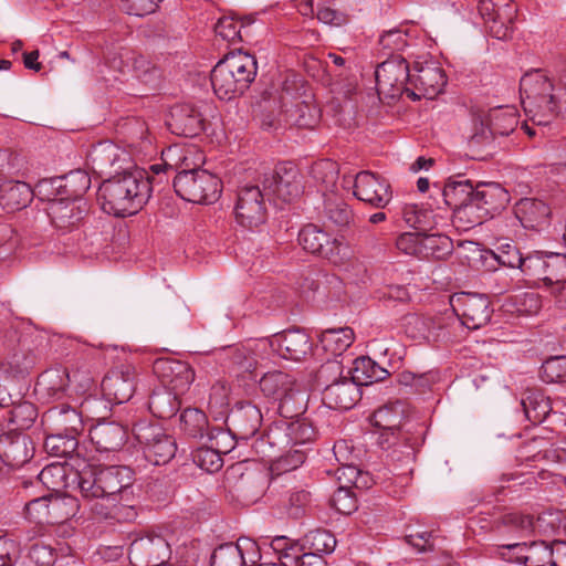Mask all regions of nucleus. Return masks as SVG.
<instances>
[{
	"mask_svg": "<svg viewBox=\"0 0 566 566\" xmlns=\"http://www.w3.org/2000/svg\"><path fill=\"white\" fill-rule=\"evenodd\" d=\"M264 396L279 402L277 409L284 418H293L305 410V394L295 388L293 378L283 371H271L260 379Z\"/></svg>",
	"mask_w": 566,
	"mask_h": 566,
	"instance_id": "6",
	"label": "nucleus"
},
{
	"mask_svg": "<svg viewBox=\"0 0 566 566\" xmlns=\"http://www.w3.org/2000/svg\"><path fill=\"white\" fill-rule=\"evenodd\" d=\"M336 476L340 483L339 486H347L350 490L352 488L367 489L370 485L368 473L363 472L352 464L343 463V465L336 470Z\"/></svg>",
	"mask_w": 566,
	"mask_h": 566,
	"instance_id": "57",
	"label": "nucleus"
},
{
	"mask_svg": "<svg viewBox=\"0 0 566 566\" xmlns=\"http://www.w3.org/2000/svg\"><path fill=\"white\" fill-rule=\"evenodd\" d=\"M314 437V428L307 421H283L270 429L261 439L260 447L269 444L270 448L284 450L287 447L305 446L313 441Z\"/></svg>",
	"mask_w": 566,
	"mask_h": 566,
	"instance_id": "19",
	"label": "nucleus"
},
{
	"mask_svg": "<svg viewBox=\"0 0 566 566\" xmlns=\"http://www.w3.org/2000/svg\"><path fill=\"white\" fill-rule=\"evenodd\" d=\"M327 371L339 373V378L328 384L323 390V402L331 409H352L360 399V387L348 375L344 376L338 361L323 366L321 376Z\"/></svg>",
	"mask_w": 566,
	"mask_h": 566,
	"instance_id": "14",
	"label": "nucleus"
},
{
	"mask_svg": "<svg viewBox=\"0 0 566 566\" xmlns=\"http://www.w3.org/2000/svg\"><path fill=\"white\" fill-rule=\"evenodd\" d=\"M86 167L98 177H113L129 170V154L111 140H103L92 146L86 157Z\"/></svg>",
	"mask_w": 566,
	"mask_h": 566,
	"instance_id": "9",
	"label": "nucleus"
},
{
	"mask_svg": "<svg viewBox=\"0 0 566 566\" xmlns=\"http://www.w3.org/2000/svg\"><path fill=\"white\" fill-rule=\"evenodd\" d=\"M518 271L527 282L544 290L547 284H552L553 279L566 273V253H528L523 258Z\"/></svg>",
	"mask_w": 566,
	"mask_h": 566,
	"instance_id": "8",
	"label": "nucleus"
},
{
	"mask_svg": "<svg viewBox=\"0 0 566 566\" xmlns=\"http://www.w3.org/2000/svg\"><path fill=\"white\" fill-rule=\"evenodd\" d=\"M196 150L192 147L172 145L163 150L161 160L164 166L179 175L181 171L190 170L196 166Z\"/></svg>",
	"mask_w": 566,
	"mask_h": 566,
	"instance_id": "41",
	"label": "nucleus"
},
{
	"mask_svg": "<svg viewBox=\"0 0 566 566\" xmlns=\"http://www.w3.org/2000/svg\"><path fill=\"white\" fill-rule=\"evenodd\" d=\"M78 510L77 499L71 495H50L48 524H59L75 516Z\"/></svg>",
	"mask_w": 566,
	"mask_h": 566,
	"instance_id": "44",
	"label": "nucleus"
},
{
	"mask_svg": "<svg viewBox=\"0 0 566 566\" xmlns=\"http://www.w3.org/2000/svg\"><path fill=\"white\" fill-rule=\"evenodd\" d=\"M167 125L174 134L192 137L203 129V118L192 104L182 103L171 107Z\"/></svg>",
	"mask_w": 566,
	"mask_h": 566,
	"instance_id": "31",
	"label": "nucleus"
},
{
	"mask_svg": "<svg viewBox=\"0 0 566 566\" xmlns=\"http://www.w3.org/2000/svg\"><path fill=\"white\" fill-rule=\"evenodd\" d=\"M266 342L280 357L287 360L298 361L312 349L310 336L297 328L277 333Z\"/></svg>",
	"mask_w": 566,
	"mask_h": 566,
	"instance_id": "29",
	"label": "nucleus"
},
{
	"mask_svg": "<svg viewBox=\"0 0 566 566\" xmlns=\"http://www.w3.org/2000/svg\"><path fill=\"white\" fill-rule=\"evenodd\" d=\"M343 187L353 189L355 198L377 209L387 207L392 199L389 184L367 170L358 172L354 178L344 177Z\"/></svg>",
	"mask_w": 566,
	"mask_h": 566,
	"instance_id": "11",
	"label": "nucleus"
},
{
	"mask_svg": "<svg viewBox=\"0 0 566 566\" xmlns=\"http://www.w3.org/2000/svg\"><path fill=\"white\" fill-rule=\"evenodd\" d=\"M312 176L321 185V191L326 197L328 192L333 193L338 179L337 164L331 159L321 160L313 165Z\"/></svg>",
	"mask_w": 566,
	"mask_h": 566,
	"instance_id": "47",
	"label": "nucleus"
},
{
	"mask_svg": "<svg viewBox=\"0 0 566 566\" xmlns=\"http://www.w3.org/2000/svg\"><path fill=\"white\" fill-rule=\"evenodd\" d=\"M174 188L184 200L200 205H211L221 195L220 179L208 170L198 169L196 166L176 175Z\"/></svg>",
	"mask_w": 566,
	"mask_h": 566,
	"instance_id": "7",
	"label": "nucleus"
},
{
	"mask_svg": "<svg viewBox=\"0 0 566 566\" xmlns=\"http://www.w3.org/2000/svg\"><path fill=\"white\" fill-rule=\"evenodd\" d=\"M179 397L180 395L165 388L157 389L149 398V410L157 418L169 419L175 416L180 408Z\"/></svg>",
	"mask_w": 566,
	"mask_h": 566,
	"instance_id": "42",
	"label": "nucleus"
},
{
	"mask_svg": "<svg viewBox=\"0 0 566 566\" xmlns=\"http://www.w3.org/2000/svg\"><path fill=\"white\" fill-rule=\"evenodd\" d=\"M228 452L229 448H224L223 450H214L211 446L208 448H199L193 454V460L199 468L209 473H213L219 471L223 465L221 453L226 454Z\"/></svg>",
	"mask_w": 566,
	"mask_h": 566,
	"instance_id": "59",
	"label": "nucleus"
},
{
	"mask_svg": "<svg viewBox=\"0 0 566 566\" xmlns=\"http://www.w3.org/2000/svg\"><path fill=\"white\" fill-rule=\"evenodd\" d=\"M478 10L490 35L497 40L510 38L516 17V8L511 0H480Z\"/></svg>",
	"mask_w": 566,
	"mask_h": 566,
	"instance_id": "18",
	"label": "nucleus"
},
{
	"mask_svg": "<svg viewBox=\"0 0 566 566\" xmlns=\"http://www.w3.org/2000/svg\"><path fill=\"white\" fill-rule=\"evenodd\" d=\"M77 447V440L73 436H66L62 432L52 431L44 440L45 451L56 458L71 455Z\"/></svg>",
	"mask_w": 566,
	"mask_h": 566,
	"instance_id": "50",
	"label": "nucleus"
},
{
	"mask_svg": "<svg viewBox=\"0 0 566 566\" xmlns=\"http://www.w3.org/2000/svg\"><path fill=\"white\" fill-rule=\"evenodd\" d=\"M77 471H75L76 473ZM74 472L71 471L70 467L61 463L53 462L45 465L38 478L40 482L49 490L59 492L62 489L73 488L76 489V481L73 482Z\"/></svg>",
	"mask_w": 566,
	"mask_h": 566,
	"instance_id": "36",
	"label": "nucleus"
},
{
	"mask_svg": "<svg viewBox=\"0 0 566 566\" xmlns=\"http://www.w3.org/2000/svg\"><path fill=\"white\" fill-rule=\"evenodd\" d=\"M355 339L350 327L329 328L319 336L323 349L333 357L340 356L349 348Z\"/></svg>",
	"mask_w": 566,
	"mask_h": 566,
	"instance_id": "40",
	"label": "nucleus"
},
{
	"mask_svg": "<svg viewBox=\"0 0 566 566\" xmlns=\"http://www.w3.org/2000/svg\"><path fill=\"white\" fill-rule=\"evenodd\" d=\"M286 114L289 120L301 128H313L321 118V112L312 99L295 102Z\"/></svg>",
	"mask_w": 566,
	"mask_h": 566,
	"instance_id": "43",
	"label": "nucleus"
},
{
	"mask_svg": "<svg viewBox=\"0 0 566 566\" xmlns=\"http://www.w3.org/2000/svg\"><path fill=\"white\" fill-rule=\"evenodd\" d=\"M32 199L33 191L23 181L7 180L0 184V205L9 211L25 208Z\"/></svg>",
	"mask_w": 566,
	"mask_h": 566,
	"instance_id": "34",
	"label": "nucleus"
},
{
	"mask_svg": "<svg viewBox=\"0 0 566 566\" xmlns=\"http://www.w3.org/2000/svg\"><path fill=\"white\" fill-rule=\"evenodd\" d=\"M454 219L461 222L465 229L479 226L489 219L485 210L481 208L474 197L453 210Z\"/></svg>",
	"mask_w": 566,
	"mask_h": 566,
	"instance_id": "52",
	"label": "nucleus"
},
{
	"mask_svg": "<svg viewBox=\"0 0 566 566\" xmlns=\"http://www.w3.org/2000/svg\"><path fill=\"white\" fill-rule=\"evenodd\" d=\"M171 547L160 534L146 533L135 538L129 546L128 557L134 566H167Z\"/></svg>",
	"mask_w": 566,
	"mask_h": 566,
	"instance_id": "12",
	"label": "nucleus"
},
{
	"mask_svg": "<svg viewBox=\"0 0 566 566\" xmlns=\"http://www.w3.org/2000/svg\"><path fill=\"white\" fill-rule=\"evenodd\" d=\"M524 111L537 125H546L549 117L566 114V69L552 73L532 69L520 80Z\"/></svg>",
	"mask_w": 566,
	"mask_h": 566,
	"instance_id": "2",
	"label": "nucleus"
},
{
	"mask_svg": "<svg viewBox=\"0 0 566 566\" xmlns=\"http://www.w3.org/2000/svg\"><path fill=\"white\" fill-rule=\"evenodd\" d=\"M488 255L492 258L499 265L513 270H518L524 255L518 248L512 242H502L494 251H488Z\"/></svg>",
	"mask_w": 566,
	"mask_h": 566,
	"instance_id": "53",
	"label": "nucleus"
},
{
	"mask_svg": "<svg viewBox=\"0 0 566 566\" xmlns=\"http://www.w3.org/2000/svg\"><path fill=\"white\" fill-rule=\"evenodd\" d=\"M34 454V444L24 433L10 431L0 436V460L9 469H19Z\"/></svg>",
	"mask_w": 566,
	"mask_h": 566,
	"instance_id": "26",
	"label": "nucleus"
},
{
	"mask_svg": "<svg viewBox=\"0 0 566 566\" xmlns=\"http://www.w3.org/2000/svg\"><path fill=\"white\" fill-rule=\"evenodd\" d=\"M150 197V182L143 172L123 171L102 182L97 192L101 208L107 214L126 217L137 213Z\"/></svg>",
	"mask_w": 566,
	"mask_h": 566,
	"instance_id": "3",
	"label": "nucleus"
},
{
	"mask_svg": "<svg viewBox=\"0 0 566 566\" xmlns=\"http://www.w3.org/2000/svg\"><path fill=\"white\" fill-rule=\"evenodd\" d=\"M71 384V377L63 367H55L45 370L36 382L35 389L39 392H46L53 398H61Z\"/></svg>",
	"mask_w": 566,
	"mask_h": 566,
	"instance_id": "39",
	"label": "nucleus"
},
{
	"mask_svg": "<svg viewBox=\"0 0 566 566\" xmlns=\"http://www.w3.org/2000/svg\"><path fill=\"white\" fill-rule=\"evenodd\" d=\"M20 554V543L7 534H0V566H14Z\"/></svg>",
	"mask_w": 566,
	"mask_h": 566,
	"instance_id": "64",
	"label": "nucleus"
},
{
	"mask_svg": "<svg viewBox=\"0 0 566 566\" xmlns=\"http://www.w3.org/2000/svg\"><path fill=\"white\" fill-rule=\"evenodd\" d=\"M347 375L358 387H361L384 380L388 371L369 357H358L353 361V367L348 369Z\"/></svg>",
	"mask_w": 566,
	"mask_h": 566,
	"instance_id": "37",
	"label": "nucleus"
},
{
	"mask_svg": "<svg viewBox=\"0 0 566 566\" xmlns=\"http://www.w3.org/2000/svg\"><path fill=\"white\" fill-rule=\"evenodd\" d=\"M402 219L407 226L417 229L420 232L427 230L430 212L417 205H405L401 211Z\"/></svg>",
	"mask_w": 566,
	"mask_h": 566,
	"instance_id": "62",
	"label": "nucleus"
},
{
	"mask_svg": "<svg viewBox=\"0 0 566 566\" xmlns=\"http://www.w3.org/2000/svg\"><path fill=\"white\" fill-rule=\"evenodd\" d=\"M180 426L188 436L202 438L208 430V419L203 411L197 408H187L180 415Z\"/></svg>",
	"mask_w": 566,
	"mask_h": 566,
	"instance_id": "51",
	"label": "nucleus"
},
{
	"mask_svg": "<svg viewBox=\"0 0 566 566\" xmlns=\"http://www.w3.org/2000/svg\"><path fill=\"white\" fill-rule=\"evenodd\" d=\"M518 125V113L514 106H496L474 114L468 146L471 150L491 147L497 137L509 136Z\"/></svg>",
	"mask_w": 566,
	"mask_h": 566,
	"instance_id": "5",
	"label": "nucleus"
},
{
	"mask_svg": "<svg viewBox=\"0 0 566 566\" xmlns=\"http://www.w3.org/2000/svg\"><path fill=\"white\" fill-rule=\"evenodd\" d=\"M49 186L62 190L61 193L65 195L64 198H83L91 187V178L85 170L77 169L64 177L40 182V192Z\"/></svg>",
	"mask_w": 566,
	"mask_h": 566,
	"instance_id": "33",
	"label": "nucleus"
},
{
	"mask_svg": "<svg viewBox=\"0 0 566 566\" xmlns=\"http://www.w3.org/2000/svg\"><path fill=\"white\" fill-rule=\"evenodd\" d=\"M397 249L407 255L422 258V232H406L398 237Z\"/></svg>",
	"mask_w": 566,
	"mask_h": 566,
	"instance_id": "63",
	"label": "nucleus"
},
{
	"mask_svg": "<svg viewBox=\"0 0 566 566\" xmlns=\"http://www.w3.org/2000/svg\"><path fill=\"white\" fill-rule=\"evenodd\" d=\"M36 417V408L29 401L14 403L8 412V421L19 430L29 429L34 423Z\"/></svg>",
	"mask_w": 566,
	"mask_h": 566,
	"instance_id": "55",
	"label": "nucleus"
},
{
	"mask_svg": "<svg viewBox=\"0 0 566 566\" xmlns=\"http://www.w3.org/2000/svg\"><path fill=\"white\" fill-rule=\"evenodd\" d=\"M90 511L98 518L127 523L137 517L135 473L124 465H85L73 474V482Z\"/></svg>",
	"mask_w": 566,
	"mask_h": 566,
	"instance_id": "1",
	"label": "nucleus"
},
{
	"mask_svg": "<svg viewBox=\"0 0 566 566\" xmlns=\"http://www.w3.org/2000/svg\"><path fill=\"white\" fill-rule=\"evenodd\" d=\"M136 438L143 446L147 461L155 465L166 464L175 457L177 450L175 439L157 426L138 428Z\"/></svg>",
	"mask_w": 566,
	"mask_h": 566,
	"instance_id": "20",
	"label": "nucleus"
},
{
	"mask_svg": "<svg viewBox=\"0 0 566 566\" xmlns=\"http://www.w3.org/2000/svg\"><path fill=\"white\" fill-rule=\"evenodd\" d=\"M303 546L308 553L317 555L331 554L336 547V538L332 533L325 530L308 532L302 539Z\"/></svg>",
	"mask_w": 566,
	"mask_h": 566,
	"instance_id": "49",
	"label": "nucleus"
},
{
	"mask_svg": "<svg viewBox=\"0 0 566 566\" xmlns=\"http://www.w3.org/2000/svg\"><path fill=\"white\" fill-rule=\"evenodd\" d=\"M282 454L274 453L265 454L271 461L274 460L276 469L282 471H292L302 465L305 461V450L296 447H287L284 450H279Z\"/></svg>",
	"mask_w": 566,
	"mask_h": 566,
	"instance_id": "58",
	"label": "nucleus"
},
{
	"mask_svg": "<svg viewBox=\"0 0 566 566\" xmlns=\"http://www.w3.org/2000/svg\"><path fill=\"white\" fill-rule=\"evenodd\" d=\"M154 373L163 387L177 395H184L195 380L192 368L177 359H158L154 364Z\"/></svg>",
	"mask_w": 566,
	"mask_h": 566,
	"instance_id": "23",
	"label": "nucleus"
},
{
	"mask_svg": "<svg viewBox=\"0 0 566 566\" xmlns=\"http://www.w3.org/2000/svg\"><path fill=\"white\" fill-rule=\"evenodd\" d=\"M256 75L255 59L238 51L219 61L211 71V85L220 99H232L242 94Z\"/></svg>",
	"mask_w": 566,
	"mask_h": 566,
	"instance_id": "4",
	"label": "nucleus"
},
{
	"mask_svg": "<svg viewBox=\"0 0 566 566\" xmlns=\"http://www.w3.org/2000/svg\"><path fill=\"white\" fill-rule=\"evenodd\" d=\"M495 555L507 563L522 566H552V552L548 543L544 541L501 544L496 546Z\"/></svg>",
	"mask_w": 566,
	"mask_h": 566,
	"instance_id": "16",
	"label": "nucleus"
},
{
	"mask_svg": "<svg viewBox=\"0 0 566 566\" xmlns=\"http://www.w3.org/2000/svg\"><path fill=\"white\" fill-rule=\"evenodd\" d=\"M69 546H61L59 549L43 543H35L29 552L30 559L40 566H53L59 556L70 555Z\"/></svg>",
	"mask_w": 566,
	"mask_h": 566,
	"instance_id": "54",
	"label": "nucleus"
},
{
	"mask_svg": "<svg viewBox=\"0 0 566 566\" xmlns=\"http://www.w3.org/2000/svg\"><path fill=\"white\" fill-rule=\"evenodd\" d=\"M262 192L258 186L240 189L235 205L237 221L244 227L254 228L265 221V208Z\"/></svg>",
	"mask_w": 566,
	"mask_h": 566,
	"instance_id": "27",
	"label": "nucleus"
},
{
	"mask_svg": "<svg viewBox=\"0 0 566 566\" xmlns=\"http://www.w3.org/2000/svg\"><path fill=\"white\" fill-rule=\"evenodd\" d=\"M474 190L472 184L467 180H450L442 189L444 203L452 210L463 205L473 197Z\"/></svg>",
	"mask_w": 566,
	"mask_h": 566,
	"instance_id": "46",
	"label": "nucleus"
},
{
	"mask_svg": "<svg viewBox=\"0 0 566 566\" xmlns=\"http://www.w3.org/2000/svg\"><path fill=\"white\" fill-rule=\"evenodd\" d=\"M375 76L379 95L387 98L408 95L410 69L403 57L392 56L384 61L377 66Z\"/></svg>",
	"mask_w": 566,
	"mask_h": 566,
	"instance_id": "13",
	"label": "nucleus"
},
{
	"mask_svg": "<svg viewBox=\"0 0 566 566\" xmlns=\"http://www.w3.org/2000/svg\"><path fill=\"white\" fill-rule=\"evenodd\" d=\"M450 304L462 324L469 329H478L489 323L492 315L489 297L484 294L462 292L454 294Z\"/></svg>",
	"mask_w": 566,
	"mask_h": 566,
	"instance_id": "17",
	"label": "nucleus"
},
{
	"mask_svg": "<svg viewBox=\"0 0 566 566\" xmlns=\"http://www.w3.org/2000/svg\"><path fill=\"white\" fill-rule=\"evenodd\" d=\"M541 378L545 382H566V357H551L542 364Z\"/></svg>",
	"mask_w": 566,
	"mask_h": 566,
	"instance_id": "60",
	"label": "nucleus"
},
{
	"mask_svg": "<svg viewBox=\"0 0 566 566\" xmlns=\"http://www.w3.org/2000/svg\"><path fill=\"white\" fill-rule=\"evenodd\" d=\"M135 386L136 369L132 364L114 367L102 381L104 395L116 403L127 402L134 395Z\"/></svg>",
	"mask_w": 566,
	"mask_h": 566,
	"instance_id": "24",
	"label": "nucleus"
},
{
	"mask_svg": "<svg viewBox=\"0 0 566 566\" xmlns=\"http://www.w3.org/2000/svg\"><path fill=\"white\" fill-rule=\"evenodd\" d=\"M43 423L48 429L66 436H76L83 430L84 423L80 412L71 406H55L43 415Z\"/></svg>",
	"mask_w": 566,
	"mask_h": 566,
	"instance_id": "32",
	"label": "nucleus"
},
{
	"mask_svg": "<svg viewBox=\"0 0 566 566\" xmlns=\"http://www.w3.org/2000/svg\"><path fill=\"white\" fill-rule=\"evenodd\" d=\"M263 416L259 407L250 401H239L228 416V430L238 440L252 438L260 429Z\"/></svg>",
	"mask_w": 566,
	"mask_h": 566,
	"instance_id": "25",
	"label": "nucleus"
},
{
	"mask_svg": "<svg viewBox=\"0 0 566 566\" xmlns=\"http://www.w3.org/2000/svg\"><path fill=\"white\" fill-rule=\"evenodd\" d=\"M259 558L258 545L248 537H241L237 543H228L214 549L211 566H244L255 563Z\"/></svg>",
	"mask_w": 566,
	"mask_h": 566,
	"instance_id": "28",
	"label": "nucleus"
},
{
	"mask_svg": "<svg viewBox=\"0 0 566 566\" xmlns=\"http://www.w3.org/2000/svg\"><path fill=\"white\" fill-rule=\"evenodd\" d=\"M551 209L542 200L525 198L516 207V216L520 218L523 227L538 230L547 223Z\"/></svg>",
	"mask_w": 566,
	"mask_h": 566,
	"instance_id": "35",
	"label": "nucleus"
},
{
	"mask_svg": "<svg viewBox=\"0 0 566 566\" xmlns=\"http://www.w3.org/2000/svg\"><path fill=\"white\" fill-rule=\"evenodd\" d=\"M263 191L268 197H274L283 202H290L303 192L302 176L292 163L279 164L275 170L265 176Z\"/></svg>",
	"mask_w": 566,
	"mask_h": 566,
	"instance_id": "15",
	"label": "nucleus"
},
{
	"mask_svg": "<svg viewBox=\"0 0 566 566\" xmlns=\"http://www.w3.org/2000/svg\"><path fill=\"white\" fill-rule=\"evenodd\" d=\"M447 84V77L438 62L416 61L410 70L408 97L412 101L433 99Z\"/></svg>",
	"mask_w": 566,
	"mask_h": 566,
	"instance_id": "10",
	"label": "nucleus"
},
{
	"mask_svg": "<svg viewBox=\"0 0 566 566\" xmlns=\"http://www.w3.org/2000/svg\"><path fill=\"white\" fill-rule=\"evenodd\" d=\"M474 200L485 210L489 218L505 208L510 200L507 191L496 184H490L474 190Z\"/></svg>",
	"mask_w": 566,
	"mask_h": 566,
	"instance_id": "38",
	"label": "nucleus"
},
{
	"mask_svg": "<svg viewBox=\"0 0 566 566\" xmlns=\"http://www.w3.org/2000/svg\"><path fill=\"white\" fill-rule=\"evenodd\" d=\"M298 243L305 251L317 254L333 264H340L344 261L346 248L343 243L313 224L305 226L298 232Z\"/></svg>",
	"mask_w": 566,
	"mask_h": 566,
	"instance_id": "21",
	"label": "nucleus"
},
{
	"mask_svg": "<svg viewBox=\"0 0 566 566\" xmlns=\"http://www.w3.org/2000/svg\"><path fill=\"white\" fill-rule=\"evenodd\" d=\"M379 45L385 54L402 51L408 45L407 33L401 29L385 31L379 38Z\"/></svg>",
	"mask_w": 566,
	"mask_h": 566,
	"instance_id": "61",
	"label": "nucleus"
},
{
	"mask_svg": "<svg viewBox=\"0 0 566 566\" xmlns=\"http://www.w3.org/2000/svg\"><path fill=\"white\" fill-rule=\"evenodd\" d=\"M403 416V405L395 401L377 409L373 415V422L380 429L394 431L400 427Z\"/></svg>",
	"mask_w": 566,
	"mask_h": 566,
	"instance_id": "45",
	"label": "nucleus"
},
{
	"mask_svg": "<svg viewBox=\"0 0 566 566\" xmlns=\"http://www.w3.org/2000/svg\"><path fill=\"white\" fill-rule=\"evenodd\" d=\"M49 216L52 224L62 233L77 228L87 213V202L83 198H49Z\"/></svg>",
	"mask_w": 566,
	"mask_h": 566,
	"instance_id": "22",
	"label": "nucleus"
},
{
	"mask_svg": "<svg viewBox=\"0 0 566 566\" xmlns=\"http://www.w3.org/2000/svg\"><path fill=\"white\" fill-rule=\"evenodd\" d=\"M422 258L442 260L452 252V241L448 235L440 233L427 234L422 232Z\"/></svg>",
	"mask_w": 566,
	"mask_h": 566,
	"instance_id": "48",
	"label": "nucleus"
},
{
	"mask_svg": "<svg viewBox=\"0 0 566 566\" xmlns=\"http://www.w3.org/2000/svg\"><path fill=\"white\" fill-rule=\"evenodd\" d=\"M324 211L326 218L339 227L349 224L353 219V210L342 199L328 195L324 200Z\"/></svg>",
	"mask_w": 566,
	"mask_h": 566,
	"instance_id": "56",
	"label": "nucleus"
},
{
	"mask_svg": "<svg viewBox=\"0 0 566 566\" xmlns=\"http://www.w3.org/2000/svg\"><path fill=\"white\" fill-rule=\"evenodd\" d=\"M90 439L97 452L114 453L127 441V430L120 423L102 421L90 429Z\"/></svg>",
	"mask_w": 566,
	"mask_h": 566,
	"instance_id": "30",
	"label": "nucleus"
}]
</instances>
